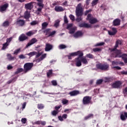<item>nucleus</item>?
I'll list each match as a JSON object with an SVG mask.
<instances>
[{
    "instance_id": "6e6d98bb",
    "label": "nucleus",
    "mask_w": 127,
    "mask_h": 127,
    "mask_svg": "<svg viewBox=\"0 0 127 127\" xmlns=\"http://www.w3.org/2000/svg\"><path fill=\"white\" fill-rule=\"evenodd\" d=\"M26 118H22L21 120V123H22V124H26Z\"/></svg>"
},
{
    "instance_id": "69168bd1",
    "label": "nucleus",
    "mask_w": 127,
    "mask_h": 127,
    "mask_svg": "<svg viewBox=\"0 0 127 127\" xmlns=\"http://www.w3.org/2000/svg\"><path fill=\"white\" fill-rule=\"evenodd\" d=\"M64 23H68V19L66 16L64 17Z\"/></svg>"
},
{
    "instance_id": "b1692460",
    "label": "nucleus",
    "mask_w": 127,
    "mask_h": 127,
    "mask_svg": "<svg viewBox=\"0 0 127 127\" xmlns=\"http://www.w3.org/2000/svg\"><path fill=\"white\" fill-rule=\"evenodd\" d=\"M55 10L57 12H60L61 11H64V9L62 6H56L55 8Z\"/></svg>"
},
{
    "instance_id": "dca6fc26",
    "label": "nucleus",
    "mask_w": 127,
    "mask_h": 127,
    "mask_svg": "<svg viewBox=\"0 0 127 127\" xmlns=\"http://www.w3.org/2000/svg\"><path fill=\"white\" fill-rule=\"evenodd\" d=\"M112 24L113 26H119V25H121V19L119 18L114 19L113 21Z\"/></svg>"
},
{
    "instance_id": "8fccbe9b",
    "label": "nucleus",
    "mask_w": 127,
    "mask_h": 127,
    "mask_svg": "<svg viewBox=\"0 0 127 127\" xmlns=\"http://www.w3.org/2000/svg\"><path fill=\"white\" fill-rule=\"evenodd\" d=\"M105 45V42H101L97 43L95 46H103V45Z\"/></svg>"
},
{
    "instance_id": "774afa93",
    "label": "nucleus",
    "mask_w": 127,
    "mask_h": 127,
    "mask_svg": "<svg viewBox=\"0 0 127 127\" xmlns=\"http://www.w3.org/2000/svg\"><path fill=\"white\" fill-rule=\"evenodd\" d=\"M58 114V112H52V115L53 116H54L55 117L57 116V115Z\"/></svg>"
},
{
    "instance_id": "864d4df0",
    "label": "nucleus",
    "mask_w": 127,
    "mask_h": 127,
    "mask_svg": "<svg viewBox=\"0 0 127 127\" xmlns=\"http://www.w3.org/2000/svg\"><path fill=\"white\" fill-rule=\"evenodd\" d=\"M51 83L53 86H57V81L56 80H52Z\"/></svg>"
},
{
    "instance_id": "aec40b11",
    "label": "nucleus",
    "mask_w": 127,
    "mask_h": 127,
    "mask_svg": "<svg viewBox=\"0 0 127 127\" xmlns=\"http://www.w3.org/2000/svg\"><path fill=\"white\" fill-rule=\"evenodd\" d=\"M111 29L113 32L110 31H108V33L109 35H116V34H117V33L118 32V30H117V28L115 27H112Z\"/></svg>"
},
{
    "instance_id": "393cba45",
    "label": "nucleus",
    "mask_w": 127,
    "mask_h": 127,
    "mask_svg": "<svg viewBox=\"0 0 127 127\" xmlns=\"http://www.w3.org/2000/svg\"><path fill=\"white\" fill-rule=\"evenodd\" d=\"M113 78L111 77H104L103 79V82L104 83H109L110 82H113Z\"/></svg>"
},
{
    "instance_id": "603ef678",
    "label": "nucleus",
    "mask_w": 127,
    "mask_h": 127,
    "mask_svg": "<svg viewBox=\"0 0 127 127\" xmlns=\"http://www.w3.org/2000/svg\"><path fill=\"white\" fill-rule=\"evenodd\" d=\"M69 17L70 19H71V20H72L73 21H74V20H75V16H74V15L70 14L69 16Z\"/></svg>"
},
{
    "instance_id": "bf43d9fd",
    "label": "nucleus",
    "mask_w": 127,
    "mask_h": 127,
    "mask_svg": "<svg viewBox=\"0 0 127 127\" xmlns=\"http://www.w3.org/2000/svg\"><path fill=\"white\" fill-rule=\"evenodd\" d=\"M19 59H25L26 57L23 55H20L19 56Z\"/></svg>"
},
{
    "instance_id": "39448f33",
    "label": "nucleus",
    "mask_w": 127,
    "mask_h": 127,
    "mask_svg": "<svg viewBox=\"0 0 127 127\" xmlns=\"http://www.w3.org/2000/svg\"><path fill=\"white\" fill-rule=\"evenodd\" d=\"M109 67L110 65L107 63H99L96 64L97 69H98V70H101V71H108Z\"/></svg>"
},
{
    "instance_id": "20e7f679",
    "label": "nucleus",
    "mask_w": 127,
    "mask_h": 127,
    "mask_svg": "<svg viewBox=\"0 0 127 127\" xmlns=\"http://www.w3.org/2000/svg\"><path fill=\"white\" fill-rule=\"evenodd\" d=\"M111 57H113V58H122L124 63H127V54H122V51H118L117 54L113 55V56H111Z\"/></svg>"
},
{
    "instance_id": "a878e982",
    "label": "nucleus",
    "mask_w": 127,
    "mask_h": 127,
    "mask_svg": "<svg viewBox=\"0 0 127 127\" xmlns=\"http://www.w3.org/2000/svg\"><path fill=\"white\" fill-rule=\"evenodd\" d=\"M67 114H64L62 116H59L58 119L59 121H61V122H63L64 119L66 120V119H67Z\"/></svg>"
},
{
    "instance_id": "79ce46f5",
    "label": "nucleus",
    "mask_w": 127,
    "mask_h": 127,
    "mask_svg": "<svg viewBox=\"0 0 127 127\" xmlns=\"http://www.w3.org/2000/svg\"><path fill=\"white\" fill-rule=\"evenodd\" d=\"M103 81L104 80L102 79H98L96 81V85H101V84H102V83H103Z\"/></svg>"
},
{
    "instance_id": "49530a36",
    "label": "nucleus",
    "mask_w": 127,
    "mask_h": 127,
    "mask_svg": "<svg viewBox=\"0 0 127 127\" xmlns=\"http://www.w3.org/2000/svg\"><path fill=\"white\" fill-rule=\"evenodd\" d=\"M52 74V69H50L48 72H47V77H50Z\"/></svg>"
},
{
    "instance_id": "c85d7f7f",
    "label": "nucleus",
    "mask_w": 127,
    "mask_h": 127,
    "mask_svg": "<svg viewBox=\"0 0 127 127\" xmlns=\"http://www.w3.org/2000/svg\"><path fill=\"white\" fill-rule=\"evenodd\" d=\"M14 57H12L11 54H7V59L9 61H12V60H14Z\"/></svg>"
},
{
    "instance_id": "c756f323",
    "label": "nucleus",
    "mask_w": 127,
    "mask_h": 127,
    "mask_svg": "<svg viewBox=\"0 0 127 127\" xmlns=\"http://www.w3.org/2000/svg\"><path fill=\"white\" fill-rule=\"evenodd\" d=\"M93 118H94V115L90 114L88 116L84 117V121L90 120V119H93Z\"/></svg>"
},
{
    "instance_id": "7c9ffc66",
    "label": "nucleus",
    "mask_w": 127,
    "mask_h": 127,
    "mask_svg": "<svg viewBox=\"0 0 127 127\" xmlns=\"http://www.w3.org/2000/svg\"><path fill=\"white\" fill-rule=\"evenodd\" d=\"M48 26V24L46 22H44L42 24V30H44L46 29V28Z\"/></svg>"
},
{
    "instance_id": "4d7b16f0",
    "label": "nucleus",
    "mask_w": 127,
    "mask_h": 127,
    "mask_svg": "<svg viewBox=\"0 0 127 127\" xmlns=\"http://www.w3.org/2000/svg\"><path fill=\"white\" fill-rule=\"evenodd\" d=\"M41 121H38L33 123V125H41Z\"/></svg>"
},
{
    "instance_id": "e2e57ef3",
    "label": "nucleus",
    "mask_w": 127,
    "mask_h": 127,
    "mask_svg": "<svg viewBox=\"0 0 127 127\" xmlns=\"http://www.w3.org/2000/svg\"><path fill=\"white\" fill-rule=\"evenodd\" d=\"M46 58V54H44L42 55L41 57H40V58H41L42 60H43L44 59V58Z\"/></svg>"
},
{
    "instance_id": "72a5a7b5",
    "label": "nucleus",
    "mask_w": 127,
    "mask_h": 127,
    "mask_svg": "<svg viewBox=\"0 0 127 127\" xmlns=\"http://www.w3.org/2000/svg\"><path fill=\"white\" fill-rule=\"evenodd\" d=\"M34 34H35V33L32 31H29V32H27L26 33V35L27 36H28L29 37H30V36H32Z\"/></svg>"
},
{
    "instance_id": "c9c22d12",
    "label": "nucleus",
    "mask_w": 127,
    "mask_h": 127,
    "mask_svg": "<svg viewBox=\"0 0 127 127\" xmlns=\"http://www.w3.org/2000/svg\"><path fill=\"white\" fill-rule=\"evenodd\" d=\"M2 26H4V27H7V26H9V22L8 21H5L2 23Z\"/></svg>"
},
{
    "instance_id": "58836bf2",
    "label": "nucleus",
    "mask_w": 127,
    "mask_h": 127,
    "mask_svg": "<svg viewBox=\"0 0 127 127\" xmlns=\"http://www.w3.org/2000/svg\"><path fill=\"white\" fill-rule=\"evenodd\" d=\"M59 23H60V20L59 19L56 20L54 24L55 27H58V26H59Z\"/></svg>"
},
{
    "instance_id": "473e14b6",
    "label": "nucleus",
    "mask_w": 127,
    "mask_h": 127,
    "mask_svg": "<svg viewBox=\"0 0 127 127\" xmlns=\"http://www.w3.org/2000/svg\"><path fill=\"white\" fill-rule=\"evenodd\" d=\"M24 70L22 68H18L17 69V70L15 72V75H17V74H19V73H21V72H23Z\"/></svg>"
},
{
    "instance_id": "1a4fd4ad",
    "label": "nucleus",
    "mask_w": 127,
    "mask_h": 127,
    "mask_svg": "<svg viewBox=\"0 0 127 127\" xmlns=\"http://www.w3.org/2000/svg\"><path fill=\"white\" fill-rule=\"evenodd\" d=\"M83 105H90L92 104V97L89 96H84L82 99Z\"/></svg>"
},
{
    "instance_id": "13d9d810",
    "label": "nucleus",
    "mask_w": 127,
    "mask_h": 127,
    "mask_svg": "<svg viewBox=\"0 0 127 127\" xmlns=\"http://www.w3.org/2000/svg\"><path fill=\"white\" fill-rule=\"evenodd\" d=\"M93 51L94 52H99V51H101V49L100 48H96L93 49Z\"/></svg>"
},
{
    "instance_id": "052dcab7",
    "label": "nucleus",
    "mask_w": 127,
    "mask_h": 127,
    "mask_svg": "<svg viewBox=\"0 0 127 127\" xmlns=\"http://www.w3.org/2000/svg\"><path fill=\"white\" fill-rule=\"evenodd\" d=\"M13 68V66H12L11 65L9 64L7 65V70H11Z\"/></svg>"
},
{
    "instance_id": "0eeeda50",
    "label": "nucleus",
    "mask_w": 127,
    "mask_h": 127,
    "mask_svg": "<svg viewBox=\"0 0 127 127\" xmlns=\"http://www.w3.org/2000/svg\"><path fill=\"white\" fill-rule=\"evenodd\" d=\"M52 29L50 28H47L43 31V33L45 34L46 36H47V37H50L51 36H53V35H55L56 33V31H53L51 32Z\"/></svg>"
},
{
    "instance_id": "5fc2aeb1",
    "label": "nucleus",
    "mask_w": 127,
    "mask_h": 127,
    "mask_svg": "<svg viewBox=\"0 0 127 127\" xmlns=\"http://www.w3.org/2000/svg\"><path fill=\"white\" fill-rule=\"evenodd\" d=\"M74 32H75V29H74V28L69 30V33L70 34H73V33H74Z\"/></svg>"
},
{
    "instance_id": "f704fd0d",
    "label": "nucleus",
    "mask_w": 127,
    "mask_h": 127,
    "mask_svg": "<svg viewBox=\"0 0 127 127\" xmlns=\"http://www.w3.org/2000/svg\"><path fill=\"white\" fill-rule=\"evenodd\" d=\"M36 54H37V52L33 51L29 53V54H27V55L30 56V57H32V56H34V55H36Z\"/></svg>"
},
{
    "instance_id": "6ab92c4d",
    "label": "nucleus",
    "mask_w": 127,
    "mask_h": 127,
    "mask_svg": "<svg viewBox=\"0 0 127 127\" xmlns=\"http://www.w3.org/2000/svg\"><path fill=\"white\" fill-rule=\"evenodd\" d=\"M32 3H33L32 2L28 3L27 4H25V7L26 9H29V10H31L32 9V8L33 7V5H32Z\"/></svg>"
},
{
    "instance_id": "0e129e2a",
    "label": "nucleus",
    "mask_w": 127,
    "mask_h": 127,
    "mask_svg": "<svg viewBox=\"0 0 127 127\" xmlns=\"http://www.w3.org/2000/svg\"><path fill=\"white\" fill-rule=\"evenodd\" d=\"M61 107H62V105H59V106H56L55 107V109L56 111H58V110H59V109H60V108H61Z\"/></svg>"
},
{
    "instance_id": "4468645a",
    "label": "nucleus",
    "mask_w": 127,
    "mask_h": 127,
    "mask_svg": "<svg viewBox=\"0 0 127 127\" xmlns=\"http://www.w3.org/2000/svg\"><path fill=\"white\" fill-rule=\"evenodd\" d=\"M8 3H6L1 6H0V12H3V11H5L6 9H7V8L8 7Z\"/></svg>"
},
{
    "instance_id": "a18cd8bd",
    "label": "nucleus",
    "mask_w": 127,
    "mask_h": 127,
    "mask_svg": "<svg viewBox=\"0 0 127 127\" xmlns=\"http://www.w3.org/2000/svg\"><path fill=\"white\" fill-rule=\"evenodd\" d=\"M11 40H12V37L7 38L6 39V43H7V44H8L9 45V43H10V42L11 41Z\"/></svg>"
},
{
    "instance_id": "2eb2a0df",
    "label": "nucleus",
    "mask_w": 127,
    "mask_h": 127,
    "mask_svg": "<svg viewBox=\"0 0 127 127\" xmlns=\"http://www.w3.org/2000/svg\"><path fill=\"white\" fill-rule=\"evenodd\" d=\"M16 24L18 25V26H24V24H25V21H24V20H22L18 18L17 19Z\"/></svg>"
},
{
    "instance_id": "37998d69",
    "label": "nucleus",
    "mask_w": 127,
    "mask_h": 127,
    "mask_svg": "<svg viewBox=\"0 0 127 127\" xmlns=\"http://www.w3.org/2000/svg\"><path fill=\"white\" fill-rule=\"evenodd\" d=\"M86 57L89 58L90 59H93V58H94V56L91 54H88L86 55Z\"/></svg>"
},
{
    "instance_id": "e433bc0d",
    "label": "nucleus",
    "mask_w": 127,
    "mask_h": 127,
    "mask_svg": "<svg viewBox=\"0 0 127 127\" xmlns=\"http://www.w3.org/2000/svg\"><path fill=\"white\" fill-rule=\"evenodd\" d=\"M37 108L39 110H43L44 109V105L43 104H38L37 105Z\"/></svg>"
},
{
    "instance_id": "338daca9",
    "label": "nucleus",
    "mask_w": 127,
    "mask_h": 127,
    "mask_svg": "<svg viewBox=\"0 0 127 127\" xmlns=\"http://www.w3.org/2000/svg\"><path fill=\"white\" fill-rule=\"evenodd\" d=\"M90 1H91V0H86L85 3L86 5L88 6L90 4Z\"/></svg>"
},
{
    "instance_id": "3c124183",
    "label": "nucleus",
    "mask_w": 127,
    "mask_h": 127,
    "mask_svg": "<svg viewBox=\"0 0 127 127\" xmlns=\"http://www.w3.org/2000/svg\"><path fill=\"white\" fill-rule=\"evenodd\" d=\"M37 23H38L37 22V21L34 20V21H32L30 23V24H31V25H36V24H37Z\"/></svg>"
},
{
    "instance_id": "2f4dec72",
    "label": "nucleus",
    "mask_w": 127,
    "mask_h": 127,
    "mask_svg": "<svg viewBox=\"0 0 127 127\" xmlns=\"http://www.w3.org/2000/svg\"><path fill=\"white\" fill-rule=\"evenodd\" d=\"M30 18V13L28 12V11H26L25 12L24 18H25L26 19H28Z\"/></svg>"
},
{
    "instance_id": "09e8293b",
    "label": "nucleus",
    "mask_w": 127,
    "mask_h": 127,
    "mask_svg": "<svg viewBox=\"0 0 127 127\" xmlns=\"http://www.w3.org/2000/svg\"><path fill=\"white\" fill-rule=\"evenodd\" d=\"M112 64L113 66H115V65H120V62L114 61L112 62Z\"/></svg>"
},
{
    "instance_id": "de8ad7c7",
    "label": "nucleus",
    "mask_w": 127,
    "mask_h": 127,
    "mask_svg": "<svg viewBox=\"0 0 127 127\" xmlns=\"http://www.w3.org/2000/svg\"><path fill=\"white\" fill-rule=\"evenodd\" d=\"M67 47L65 45L61 44L59 46V49H65V48H66Z\"/></svg>"
},
{
    "instance_id": "423d86ee",
    "label": "nucleus",
    "mask_w": 127,
    "mask_h": 127,
    "mask_svg": "<svg viewBox=\"0 0 127 127\" xmlns=\"http://www.w3.org/2000/svg\"><path fill=\"white\" fill-rule=\"evenodd\" d=\"M34 64L33 63H27L24 64V73H27L29 71H30L32 69Z\"/></svg>"
},
{
    "instance_id": "bb28decb",
    "label": "nucleus",
    "mask_w": 127,
    "mask_h": 127,
    "mask_svg": "<svg viewBox=\"0 0 127 127\" xmlns=\"http://www.w3.org/2000/svg\"><path fill=\"white\" fill-rule=\"evenodd\" d=\"M37 4L38 6H39V7L37 8L38 11H41V10H42V8L44 7V5L42 2H38Z\"/></svg>"
},
{
    "instance_id": "c03bdc74",
    "label": "nucleus",
    "mask_w": 127,
    "mask_h": 127,
    "mask_svg": "<svg viewBox=\"0 0 127 127\" xmlns=\"http://www.w3.org/2000/svg\"><path fill=\"white\" fill-rule=\"evenodd\" d=\"M20 48H19L16 50L14 51V53H13V54L14 55H17V54H18V53H19V52H20Z\"/></svg>"
},
{
    "instance_id": "ea45409f",
    "label": "nucleus",
    "mask_w": 127,
    "mask_h": 127,
    "mask_svg": "<svg viewBox=\"0 0 127 127\" xmlns=\"http://www.w3.org/2000/svg\"><path fill=\"white\" fill-rule=\"evenodd\" d=\"M8 44L7 43H5L2 45V50H5V49H6V48L7 46H8Z\"/></svg>"
},
{
    "instance_id": "6e6552de",
    "label": "nucleus",
    "mask_w": 127,
    "mask_h": 127,
    "mask_svg": "<svg viewBox=\"0 0 127 127\" xmlns=\"http://www.w3.org/2000/svg\"><path fill=\"white\" fill-rule=\"evenodd\" d=\"M86 20H88L90 24H95L98 22L97 18L92 16V14H88L87 16Z\"/></svg>"
},
{
    "instance_id": "a211bd4d",
    "label": "nucleus",
    "mask_w": 127,
    "mask_h": 127,
    "mask_svg": "<svg viewBox=\"0 0 127 127\" xmlns=\"http://www.w3.org/2000/svg\"><path fill=\"white\" fill-rule=\"evenodd\" d=\"M80 94V91L79 90H73L69 92L68 95H70V97H74V96H77Z\"/></svg>"
},
{
    "instance_id": "f257e3e1",
    "label": "nucleus",
    "mask_w": 127,
    "mask_h": 127,
    "mask_svg": "<svg viewBox=\"0 0 127 127\" xmlns=\"http://www.w3.org/2000/svg\"><path fill=\"white\" fill-rule=\"evenodd\" d=\"M83 56L84 54L82 51H80L78 55H77L78 57L75 59V65L76 67H81V66H82V63L85 65H87V64H88V61L87 60V59L85 57H83Z\"/></svg>"
},
{
    "instance_id": "9d476101",
    "label": "nucleus",
    "mask_w": 127,
    "mask_h": 127,
    "mask_svg": "<svg viewBox=\"0 0 127 127\" xmlns=\"http://www.w3.org/2000/svg\"><path fill=\"white\" fill-rule=\"evenodd\" d=\"M122 85H123L122 81L118 80L112 84V87L113 89H121L122 87Z\"/></svg>"
},
{
    "instance_id": "4be33fe9",
    "label": "nucleus",
    "mask_w": 127,
    "mask_h": 127,
    "mask_svg": "<svg viewBox=\"0 0 127 127\" xmlns=\"http://www.w3.org/2000/svg\"><path fill=\"white\" fill-rule=\"evenodd\" d=\"M120 119L122 121H126L127 119V112L122 113L120 116Z\"/></svg>"
},
{
    "instance_id": "cd10ccee",
    "label": "nucleus",
    "mask_w": 127,
    "mask_h": 127,
    "mask_svg": "<svg viewBox=\"0 0 127 127\" xmlns=\"http://www.w3.org/2000/svg\"><path fill=\"white\" fill-rule=\"evenodd\" d=\"M17 80V76H15L13 78H11L10 80H8L7 82V84H11V83H14Z\"/></svg>"
},
{
    "instance_id": "9b49d317",
    "label": "nucleus",
    "mask_w": 127,
    "mask_h": 127,
    "mask_svg": "<svg viewBox=\"0 0 127 127\" xmlns=\"http://www.w3.org/2000/svg\"><path fill=\"white\" fill-rule=\"evenodd\" d=\"M81 51H78L76 52L69 53V55H67V58L69 60H72V57H75V56H78Z\"/></svg>"
},
{
    "instance_id": "a19ab883",
    "label": "nucleus",
    "mask_w": 127,
    "mask_h": 127,
    "mask_svg": "<svg viewBox=\"0 0 127 127\" xmlns=\"http://www.w3.org/2000/svg\"><path fill=\"white\" fill-rule=\"evenodd\" d=\"M98 1H99V0H93L91 3L92 6H94V5H96L97 3H98Z\"/></svg>"
},
{
    "instance_id": "f8f14e48",
    "label": "nucleus",
    "mask_w": 127,
    "mask_h": 127,
    "mask_svg": "<svg viewBox=\"0 0 127 127\" xmlns=\"http://www.w3.org/2000/svg\"><path fill=\"white\" fill-rule=\"evenodd\" d=\"M28 37L26 36L24 34H21L18 38V40L20 42H23V41H25V40H28Z\"/></svg>"
},
{
    "instance_id": "7ed1b4c3",
    "label": "nucleus",
    "mask_w": 127,
    "mask_h": 127,
    "mask_svg": "<svg viewBox=\"0 0 127 127\" xmlns=\"http://www.w3.org/2000/svg\"><path fill=\"white\" fill-rule=\"evenodd\" d=\"M123 43V41L121 40H117L115 43V46L114 48H109V50L111 52V57L115 55L118 53V51H122L121 50H118L117 48H119V46L121 45Z\"/></svg>"
},
{
    "instance_id": "f3484780",
    "label": "nucleus",
    "mask_w": 127,
    "mask_h": 127,
    "mask_svg": "<svg viewBox=\"0 0 127 127\" xmlns=\"http://www.w3.org/2000/svg\"><path fill=\"white\" fill-rule=\"evenodd\" d=\"M53 48V45L49 44V43H47L46 44L45 48V51L46 52L50 51V50H52Z\"/></svg>"
},
{
    "instance_id": "680f3d73",
    "label": "nucleus",
    "mask_w": 127,
    "mask_h": 127,
    "mask_svg": "<svg viewBox=\"0 0 127 127\" xmlns=\"http://www.w3.org/2000/svg\"><path fill=\"white\" fill-rule=\"evenodd\" d=\"M91 11H92L91 9H89L85 11V12H84V15L85 16L87 15L88 13H89V12H91Z\"/></svg>"
},
{
    "instance_id": "412c9836",
    "label": "nucleus",
    "mask_w": 127,
    "mask_h": 127,
    "mask_svg": "<svg viewBox=\"0 0 127 127\" xmlns=\"http://www.w3.org/2000/svg\"><path fill=\"white\" fill-rule=\"evenodd\" d=\"M78 26L79 27H85V28H91V25L86 23H80L78 25Z\"/></svg>"
},
{
    "instance_id": "f03ea898",
    "label": "nucleus",
    "mask_w": 127,
    "mask_h": 127,
    "mask_svg": "<svg viewBox=\"0 0 127 127\" xmlns=\"http://www.w3.org/2000/svg\"><path fill=\"white\" fill-rule=\"evenodd\" d=\"M83 7H82V3H79L77 5V6L76 8V15L77 18L76 19V21L77 22H80V21H82V15H83Z\"/></svg>"
},
{
    "instance_id": "5701e85b",
    "label": "nucleus",
    "mask_w": 127,
    "mask_h": 127,
    "mask_svg": "<svg viewBox=\"0 0 127 127\" xmlns=\"http://www.w3.org/2000/svg\"><path fill=\"white\" fill-rule=\"evenodd\" d=\"M82 35H83V33L81 31H78L73 35V37H75V38H78V37H80V36H82Z\"/></svg>"
},
{
    "instance_id": "ddd939ff",
    "label": "nucleus",
    "mask_w": 127,
    "mask_h": 127,
    "mask_svg": "<svg viewBox=\"0 0 127 127\" xmlns=\"http://www.w3.org/2000/svg\"><path fill=\"white\" fill-rule=\"evenodd\" d=\"M38 40H37L36 38H32L29 43L26 45V47L27 48L28 47H29V46H31V45H33V44H34L35 43H36Z\"/></svg>"
},
{
    "instance_id": "4c0bfd02",
    "label": "nucleus",
    "mask_w": 127,
    "mask_h": 127,
    "mask_svg": "<svg viewBox=\"0 0 127 127\" xmlns=\"http://www.w3.org/2000/svg\"><path fill=\"white\" fill-rule=\"evenodd\" d=\"M62 103L64 105H68V103H69V100L66 99H64L62 100Z\"/></svg>"
}]
</instances>
